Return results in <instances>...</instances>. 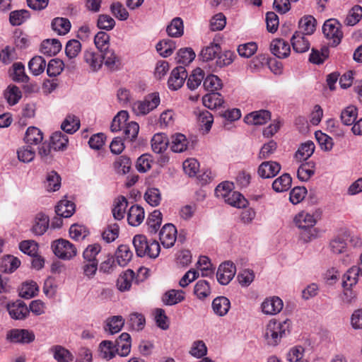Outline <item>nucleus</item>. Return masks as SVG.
I'll return each instance as SVG.
<instances>
[{"label": "nucleus", "instance_id": "f257e3e1", "mask_svg": "<svg viewBox=\"0 0 362 362\" xmlns=\"http://www.w3.org/2000/svg\"><path fill=\"white\" fill-rule=\"evenodd\" d=\"M291 322L286 319L283 321L270 320L265 325L262 337L268 346H276L290 333Z\"/></svg>", "mask_w": 362, "mask_h": 362}, {"label": "nucleus", "instance_id": "f03ea898", "mask_svg": "<svg viewBox=\"0 0 362 362\" xmlns=\"http://www.w3.org/2000/svg\"><path fill=\"white\" fill-rule=\"evenodd\" d=\"M293 221L298 228L303 230L300 236L303 243H310L321 236V230L314 228L317 218L313 214L302 211L295 216Z\"/></svg>", "mask_w": 362, "mask_h": 362}, {"label": "nucleus", "instance_id": "7ed1b4c3", "mask_svg": "<svg viewBox=\"0 0 362 362\" xmlns=\"http://www.w3.org/2000/svg\"><path fill=\"white\" fill-rule=\"evenodd\" d=\"M159 93L154 92L146 95L142 100L133 103L132 110L136 115H146L156 109L160 104Z\"/></svg>", "mask_w": 362, "mask_h": 362}, {"label": "nucleus", "instance_id": "20e7f679", "mask_svg": "<svg viewBox=\"0 0 362 362\" xmlns=\"http://www.w3.org/2000/svg\"><path fill=\"white\" fill-rule=\"evenodd\" d=\"M51 247L54 254L64 260H69L77 255L75 245L65 239L61 238L53 241Z\"/></svg>", "mask_w": 362, "mask_h": 362}, {"label": "nucleus", "instance_id": "39448f33", "mask_svg": "<svg viewBox=\"0 0 362 362\" xmlns=\"http://www.w3.org/2000/svg\"><path fill=\"white\" fill-rule=\"evenodd\" d=\"M322 32L332 46L338 45L343 37L341 24L334 18L328 19L324 23Z\"/></svg>", "mask_w": 362, "mask_h": 362}, {"label": "nucleus", "instance_id": "423d86ee", "mask_svg": "<svg viewBox=\"0 0 362 362\" xmlns=\"http://www.w3.org/2000/svg\"><path fill=\"white\" fill-rule=\"evenodd\" d=\"M7 339L13 343L27 344L35 339L34 332L25 329H13L7 334Z\"/></svg>", "mask_w": 362, "mask_h": 362}, {"label": "nucleus", "instance_id": "0eeeda50", "mask_svg": "<svg viewBox=\"0 0 362 362\" xmlns=\"http://www.w3.org/2000/svg\"><path fill=\"white\" fill-rule=\"evenodd\" d=\"M187 78V72L183 66H177L173 69L168 80V86L171 90L180 89Z\"/></svg>", "mask_w": 362, "mask_h": 362}, {"label": "nucleus", "instance_id": "6e6552de", "mask_svg": "<svg viewBox=\"0 0 362 362\" xmlns=\"http://www.w3.org/2000/svg\"><path fill=\"white\" fill-rule=\"evenodd\" d=\"M177 229L172 223H167L163 226L159 233V239L165 248L172 247L177 239Z\"/></svg>", "mask_w": 362, "mask_h": 362}, {"label": "nucleus", "instance_id": "1a4fd4ad", "mask_svg": "<svg viewBox=\"0 0 362 362\" xmlns=\"http://www.w3.org/2000/svg\"><path fill=\"white\" fill-rule=\"evenodd\" d=\"M236 272V269L233 262H226L218 267L216 278L218 281L222 285H227L233 279Z\"/></svg>", "mask_w": 362, "mask_h": 362}, {"label": "nucleus", "instance_id": "9d476101", "mask_svg": "<svg viewBox=\"0 0 362 362\" xmlns=\"http://www.w3.org/2000/svg\"><path fill=\"white\" fill-rule=\"evenodd\" d=\"M283 307V300L278 296L268 297L261 304L262 312L267 315H275L279 313Z\"/></svg>", "mask_w": 362, "mask_h": 362}, {"label": "nucleus", "instance_id": "9b49d317", "mask_svg": "<svg viewBox=\"0 0 362 362\" xmlns=\"http://www.w3.org/2000/svg\"><path fill=\"white\" fill-rule=\"evenodd\" d=\"M349 238V232L342 231L338 235L334 236L329 241V247L330 251L336 255L345 252L347 249V241Z\"/></svg>", "mask_w": 362, "mask_h": 362}, {"label": "nucleus", "instance_id": "f8f14e48", "mask_svg": "<svg viewBox=\"0 0 362 362\" xmlns=\"http://www.w3.org/2000/svg\"><path fill=\"white\" fill-rule=\"evenodd\" d=\"M281 169V166L278 162L264 161L259 165L257 174L263 179L273 178L280 172Z\"/></svg>", "mask_w": 362, "mask_h": 362}, {"label": "nucleus", "instance_id": "ddd939ff", "mask_svg": "<svg viewBox=\"0 0 362 362\" xmlns=\"http://www.w3.org/2000/svg\"><path fill=\"white\" fill-rule=\"evenodd\" d=\"M83 60L91 71L96 72L101 69L104 57L102 54L88 49L83 52Z\"/></svg>", "mask_w": 362, "mask_h": 362}, {"label": "nucleus", "instance_id": "4468645a", "mask_svg": "<svg viewBox=\"0 0 362 362\" xmlns=\"http://www.w3.org/2000/svg\"><path fill=\"white\" fill-rule=\"evenodd\" d=\"M271 119V113L266 110L253 111L247 114L244 121L250 125H263Z\"/></svg>", "mask_w": 362, "mask_h": 362}, {"label": "nucleus", "instance_id": "2eb2a0df", "mask_svg": "<svg viewBox=\"0 0 362 362\" xmlns=\"http://www.w3.org/2000/svg\"><path fill=\"white\" fill-rule=\"evenodd\" d=\"M7 310L11 318L14 320H23L26 317L29 313V310L26 305L21 301L8 303Z\"/></svg>", "mask_w": 362, "mask_h": 362}, {"label": "nucleus", "instance_id": "dca6fc26", "mask_svg": "<svg viewBox=\"0 0 362 362\" xmlns=\"http://www.w3.org/2000/svg\"><path fill=\"white\" fill-rule=\"evenodd\" d=\"M308 37L297 32L294 33L291 39V42L295 52L303 53L310 49V44Z\"/></svg>", "mask_w": 362, "mask_h": 362}, {"label": "nucleus", "instance_id": "f3484780", "mask_svg": "<svg viewBox=\"0 0 362 362\" xmlns=\"http://www.w3.org/2000/svg\"><path fill=\"white\" fill-rule=\"evenodd\" d=\"M316 24L317 21L313 16H305L299 21L298 30L296 32L310 36L315 31Z\"/></svg>", "mask_w": 362, "mask_h": 362}, {"label": "nucleus", "instance_id": "a211bd4d", "mask_svg": "<svg viewBox=\"0 0 362 362\" xmlns=\"http://www.w3.org/2000/svg\"><path fill=\"white\" fill-rule=\"evenodd\" d=\"M211 307L216 315L223 317L228 313L230 308V302L225 296H218L213 300Z\"/></svg>", "mask_w": 362, "mask_h": 362}, {"label": "nucleus", "instance_id": "6ab92c4d", "mask_svg": "<svg viewBox=\"0 0 362 362\" xmlns=\"http://www.w3.org/2000/svg\"><path fill=\"white\" fill-rule=\"evenodd\" d=\"M271 51L277 57L285 58L289 55L291 48L289 44L284 40L275 39L271 43Z\"/></svg>", "mask_w": 362, "mask_h": 362}, {"label": "nucleus", "instance_id": "aec40b11", "mask_svg": "<svg viewBox=\"0 0 362 362\" xmlns=\"http://www.w3.org/2000/svg\"><path fill=\"white\" fill-rule=\"evenodd\" d=\"M144 209L139 205H133L127 213V221L132 226H139L144 219Z\"/></svg>", "mask_w": 362, "mask_h": 362}, {"label": "nucleus", "instance_id": "412c9836", "mask_svg": "<svg viewBox=\"0 0 362 362\" xmlns=\"http://www.w3.org/2000/svg\"><path fill=\"white\" fill-rule=\"evenodd\" d=\"M189 141L186 136L177 133L172 135L170 139V148L173 152L182 153L187 150L189 146Z\"/></svg>", "mask_w": 362, "mask_h": 362}, {"label": "nucleus", "instance_id": "4be33fe9", "mask_svg": "<svg viewBox=\"0 0 362 362\" xmlns=\"http://www.w3.org/2000/svg\"><path fill=\"white\" fill-rule=\"evenodd\" d=\"M117 351L116 354L120 356H126L131 350V337L128 333H122L115 344Z\"/></svg>", "mask_w": 362, "mask_h": 362}, {"label": "nucleus", "instance_id": "5701e85b", "mask_svg": "<svg viewBox=\"0 0 362 362\" xmlns=\"http://www.w3.org/2000/svg\"><path fill=\"white\" fill-rule=\"evenodd\" d=\"M134 278V272L132 269H127L122 273L117 280V288L121 292L129 291L132 281Z\"/></svg>", "mask_w": 362, "mask_h": 362}, {"label": "nucleus", "instance_id": "b1692460", "mask_svg": "<svg viewBox=\"0 0 362 362\" xmlns=\"http://www.w3.org/2000/svg\"><path fill=\"white\" fill-rule=\"evenodd\" d=\"M358 267L354 266L349 268L343 275L342 286L344 288H351L355 286L361 276Z\"/></svg>", "mask_w": 362, "mask_h": 362}, {"label": "nucleus", "instance_id": "393cba45", "mask_svg": "<svg viewBox=\"0 0 362 362\" xmlns=\"http://www.w3.org/2000/svg\"><path fill=\"white\" fill-rule=\"evenodd\" d=\"M315 144L313 141H308L302 144L295 153L294 158L298 162L307 160L314 153Z\"/></svg>", "mask_w": 362, "mask_h": 362}, {"label": "nucleus", "instance_id": "a878e982", "mask_svg": "<svg viewBox=\"0 0 362 362\" xmlns=\"http://www.w3.org/2000/svg\"><path fill=\"white\" fill-rule=\"evenodd\" d=\"M61 49L62 45L57 39H47L40 46L41 52L49 57L57 54Z\"/></svg>", "mask_w": 362, "mask_h": 362}, {"label": "nucleus", "instance_id": "bb28decb", "mask_svg": "<svg viewBox=\"0 0 362 362\" xmlns=\"http://www.w3.org/2000/svg\"><path fill=\"white\" fill-rule=\"evenodd\" d=\"M223 98L218 92H211L205 95L202 98L203 105L211 110L217 109L223 104Z\"/></svg>", "mask_w": 362, "mask_h": 362}, {"label": "nucleus", "instance_id": "cd10ccee", "mask_svg": "<svg viewBox=\"0 0 362 362\" xmlns=\"http://www.w3.org/2000/svg\"><path fill=\"white\" fill-rule=\"evenodd\" d=\"M49 218L47 215L40 213L35 218L32 231L37 235H43L49 227Z\"/></svg>", "mask_w": 362, "mask_h": 362}, {"label": "nucleus", "instance_id": "c85d7f7f", "mask_svg": "<svg viewBox=\"0 0 362 362\" xmlns=\"http://www.w3.org/2000/svg\"><path fill=\"white\" fill-rule=\"evenodd\" d=\"M75 211L74 204L67 199H62L59 202L55 208L56 214L63 218L71 217Z\"/></svg>", "mask_w": 362, "mask_h": 362}, {"label": "nucleus", "instance_id": "c756f323", "mask_svg": "<svg viewBox=\"0 0 362 362\" xmlns=\"http://www.w3.org/2000/svg\"><path fill=\"white\" fill-rule=\"evenodd\" d=\"M292 178L288 173H284L276 178L272 183V189L276 192H284L291 187Z\"/></svg>", "mask_w": 362, "mask_h": 362}, {"label": "nucleus", "instance_id": "7c9ffc66", "mask_svg": "<svg viewBox=\"0 0 362 362\" xmlns=\"http://www.w3.org/2000/svg\"><path fill=\"white\" fill-rule=\"evenodd\" d=\"M168 35L172 37H180L184 34L183 21L180 17L174 18L166 28Z\"/></svg>", "mask_w": 362, "mask_h": 362}, {"label": "nucleus", "instance_id": "2f4dec72", "mask_svg": "<svg viewBox=\"0 0 362 362\" xmlns=\"http://www.w3.org/2000/svg\"><path fill=\"white\" fill-rule=\"evenodd\" d=\"M133 256L129 247L126 245H121L118 247L115 257L118 264L121 267H125L130 262Z\"/></svg>", "mask_w": 362, "mask_h": 362}, {"label": "nucleus", "instance_id": "473e14b6", "mask_svg": "<svg viewBox=\"0 0 362 362\" xmlns=\"http://www.w3.org/2000/svg\"><path fill=\"white\" fill-rule=\"evenodd\" d=\"M168 139L165 134H156L151 139V148L156 153H160L166 150Z\"/></svg>", "mask_w": 362, "mask_h": 362}, {"label": "nucleus", "instance_id": "72a5a7b5", "mask_svg": "<svg viewBox=\"0 0 362 362\" xmlns=\"http://www.w3.org/2000/svg\"><path fill=\"white\" fill-rule=\"evenodd\" d=\"M4 96L10 105H14L22 98V92L18 87L11 84L4 90Z\"/></svg>", "mask_w": 362, "mask_h": 362}, {"label": "nucleus", "instance_id": "f704fd0d", "mask_svg": "<svg viewBox=\"0 0 362 362\" xmlns=\"http://www.w3.org/2000/svg\"><path fill=\"white\" fill-rule=\"evenodd\" d=\"M43 139L42 132L35 127H30L27 129L24 141L29 146L37 145Z\"/></svg>", "mask_w": 362, "mask_h": 362}, {"label": "nucleus", "instance_id": "c9c22d12", "mask_svg": "<svg viewBox=\"0 0 362 362\" xmlns=\"http://www.w3.org/2000/svg\"><path fill=\"white\" fill-rule=\"evenodd\" d=\"M148 231L151 234L156 233L162 223V214L159 210H154L147 218Z\"/></svg>", "mask_w": 362, "mask_h": 362}, {"label": "nucleus", "instance_id": "e433bc0d", "mask_svg": "<svg viewBox=\"0 0 362 362\" xmlns=\"http://www.w3.org/2000/svg\"><path fill=\"white\" fill-rule=\"evenodd\" d=\"M175 49V42L170 39L163 40L156 45V50L163 57L170 56Z\"/></svg>", "mask_w": 362, "mask_h": 362}, {"label": "nucleus", "instance_id": "4c0bfd02", "mask_svg": "<svg viewBox=\"0 0 362 362\" xmlns=\"http://www.w3.org/2000/svg\"><path fill=\"white\" fill-rule=\"evenodd\" d=\"M145 201L151 206H158L162 200L160 191L156 187H148L144 194Z\"/></svg>", "mask_w": 362, "mask_h": 362}, {"label": "nucleus", "instance_id": "58836bf2", "mask_svg": "<svg viewBox=\"0 0 362 362\" xmlns=\"http://www.w3.org/2000/svg\"><path fill=\"white\" fill-rule=\"evenodd\" d=\"M117 349L110 341H103L99 345V355L101 358L110 360L116 355Z\"/></svg>", "mask_w": 362, "mask_h": 362}, {"label": "nucleus", "instance_id": "ea45409f", "mask_svg": "<svg viewBox=\"0 0 362 362\" xmlns=\"http://www.w3.org/2000/svg\"><path fill=\"white\" fill-rule=\"evenodd\" d=\"M124 324V320L122 316L116 315L108 318L106 320L105 329L111 334L119 332Z\"/></svg>", "mask_w": 362, "mask_h": 362}, {"label": "nucleus", "instance_id": "a19ab883", "mask_svg": "<svg viewBox=\"0 0 362 362\" xmlns=\"http://www.w3.org/2000/svg\"><path fill=\"white\" fill-rule=\"evenodd\" d=\"M68 142V136L60 131L54 132L51 136V146L54 150H64Z\"/></svg>", "mask_w": 362, "mask_h": 362}, {"label": "nucleus", "instance_id": "79ce46f5", "mask_svg": "<svg viewBox=\"0 0 362 362\" xmlns=\"http://www.w3.org/2000/svg\"><path fill=\"white\" fill-rule=\"evenodd\" d=\"M211 292L209 282L206 280H199L194 288V293L199 300H204L209 296Z\"/></svg>", "mask_w": 362, "mask_h": 362}, {"label": "nucleus", "instance_id": "37998d69", "mask_svg": "<svg viewBox=\"0 0 362 362\" xmlns=\"http://www.w3.org/2000/svg\"><path fill=\"white\" fill-rule=\"evenodd\" d=\"M104 52L103 57H104L103 63L105 65L111 70H118L121 65L119 57L113 50L107 49Z\"/></svg>", "mask_w": 362, "mask_h": 362}, {"label": "nucleus", "instance_id": "c03bdc74", "mask_svg": "<svg viewBox=\"0 0 362 362\" xmlns=\"http://www.w3.org/2000/svg\"><path fill=\"white\" fill-rule=\"evenodd\" d=\"M315 173V163L312 161L306 162L300 165L297 171L298 178L303 181H308Z\"/></svg>", "mask_w": 362, "mask_h": 362}, {"label": "nucleus", "instance_id": "a18cd8bd", "mask_svg": "<svg viewBox=\"0 0 362 362\" xmlns=\"http://www.w3.org/2000/svg\"><path fill=\"white\" fill-rule=\"evenodd\" d=\"M184 294L185 293L182 290L173 289L168 291L164 294L163 297V301L165 305H175L184 300Z\"/></svg>", "mask_w": 362, "mask_h": 362}, {"label": "nucleus", "instance_id": "49530a36", "mask_svg": "<svg viewBox=\"0 0 362 362\" xmlns=\"http://www.w3.org/2000/svg\"><path fill=\"white\" fill-rule=\"evenodd\" d=\"M71 26L70 21L65 18H56L52 22V29L59 35L68 33Z\"/></svg>", "mask_w": 362, "mask_h": 362}, {"label": "nucleus", "instance_id": "de8ad7c7", "mask_svg": "<svg viewBox=\"0 0 362 362\" xmlns=\"http://www.w3.org/2000/svg\"><path fill=\"white\" fill-rule=\"evenodd\" d=\"M204 72L200 68L195 69L189 76L187 86L190 90H194L198 88L202 81H204Z\"/></svg>", "mask_w": 362, "mask_h": 362}, {"label": "nucleus", "instance_id": "09e8293b", "mask_svg": "<svg viewBox=\"0 0 362 362\" xmlns=\"http://www.w3.org/2000/svg\"><path fill=\"white\" fill-rule=\"evenodd\" d=\"M221 51V46L216 43H210L201 51V57L203 61H211L217 57Z\"/></svg>", "mask_w": 362, "mask_h": 362}, {"label": "nucleus", "instance_id": "8fccbe9b", "mask_svg": "<svg viewBox=\"0 0 362 362\" xmlns=\"http://www.w3.org/2000/svg\"><path fill=\"white\" fill-rule=\"evenodd\" d=\"M129 118V113L127 111L121 110L112 119L110 129L113 132H117L122 130V128L127 124V121Z\"/></svg>", "mask_w": 362, "mask_h": 362}, {"label": "nucleus", "instance_id": "3c124183", "mask_svg": "<svg viewBox=\"0 0 362 362\" xmlns=\"http://www.w3.org/2000/svg\"><path fill=\"white\" fill-rule=\"evenodd\" d=\"M128 206L127 199L121 196L115 201L112 209V214L115 219L122 220L124 217L126 209Z\"/></svg>", "mask_w": 362, "mask_h": 362}, {"label": "nucleus", "instance_id": "603ef678", "mask_svg": "<svg viewBox=\"0 0 362 362\" xmlns=\"http://www.w3.org/2000/svg\"><path fill=\"white\" fill-rule=\"evenodd\" d=\"M50 351L57 362H71L73 359L72 354L61 346H54Z\"/></svg>", "mask_w": 362, "mask_h": 362}, {"label": "nucleus", "instance_id": "864d4df0", "mask_svg": "<svg viewBox=\"0 0 362 362\" xmlns=\"http://www.w3.org/2000/svg\"><path fill=\"white\" fill-rule=\"evenodd\" d=\"M226 204L238 208H245L247 204V200L240 192L234 191L224 201Z\"/></svg>", "mask_w": 362, "mask_h": 362}, {"label": "nucleus", "instance_id": "5fc2aeb1", "mask_svg": "<svg viewBox=\"0 0 362 362\" xmlns=\"http://www.w3.org/2000/svg\"><path fill=\"white\" fill-rule=\"evenodd\" d=\"M305 349L302 346H295L291 348L286 354L288 362H308L304 358Z\"/></svg>", "mask_w": 362, "mask_h": 362}, {"label": "nucleus", "instance_id": "6e6d98bb", "mask_svg": "<svg viewBox=\"0 0 362 362\" xmlns=\"http://www.w3.org/2000/svg\"><path fill=\"white\" fill-rule=\"evenodd\" d=\"M46 66V62L43 57L36 56L32 58L28 63V68L35 76L41 74Z\"/></svg>", "mask_w": 362, "mask_h": 362}, {"label": "nucleus", "instance_id": "4d7b16f0", "mask_svg": "<svg viewBox=\"0 0 362 362\" xmlns=\"http://www.w3.org/2000/svg\"><path fill=\"white\" fill-rule=\"evenodd\" d=\"M195 56L196 54L192 48H182L177 53L176 61L179 64L187 65L194 59Z\"/></svg>", "mask_w": 362, "mask_h": 362}, {"label": "nucleus", "instance_id": "13d9d810", "mask_svg": "<svg viewBox=\"0 0 362 362\" xmlns=\"http://www.w3.org/2000/svg\"><path fill=\"white\" fill-rule=\"evenodd\" d=\"M88 234V230L83 225L75 223L71 225L69 228V235L71 238L76 241L83 240Z\"/></svg>", "mask_w": 362, "mask_h": 362}, {"label": "nucleus", "instance_id": "bf43d9fd", "mask_svg": "<svg viewBox=\"0 0 362 362\" xmlns=\"http://www.w3.org/2000/svg\"><path fill=\"white\" fill-rule=\"evenodd\" d=\"M61 187V177L55 172L51 171L47 173L46 177L45 187L49 192H55L59 189Z\"/></svg>", "mask_w": 362, "mask_h": 362}, {"label": "nucleus", "instance_id": "052dcab7", "mask_svg": "<svg viewBox=\"0 0 362 362\" xmlns=\"http://www.w3.org/2000/svg\"><path fill=\"white\" fill-rule=\"evenodd\" d=\"M38 291L39 288L36 282L27 281L22 284L20 295L24 298L29 299L37 295Z\"/></svg>", "mask_w": 362, "mask_h": 362}, {"label": "nucleus", "instance_id": "680f3d73", "mask_svg": "<svg viewBox=\"0 0 362 362\" xmlns=\"http://www.w3.org/2000/svg\"><path fill=\"white\" fill-rule=\"evenodd\" d=\"M79 127V119L74 115H68L61 125L62 130L69 134L76 132Z\"/></svg>", "mask_w": 362, "mask_h": 362}, {"label": "nucleus", "instance_id": "e2e57ef3", "mask_svg": "<svg viewBox=\"0 0 362 362\" xmlns=\"http://www.w3.org/2000/svg\"><path fill=\"white\" fill-rule=\"evenodd\" d=\"M358 115V110L355 106L350 105L346 107L341 113V120L345 125L354 124Z\"/></svg>", "mask_w": 362, "mask_h": 362}, {"label": "nucleus", "instance_id": "0e129e2a", "mask_svg": "<svg viewBox=\"0 0 362 362\" xmlns=\"http://www.w3.org/2000/svg\"><path fill=\"white\" fill-rule=\"evenodd\" d=\"M132 162L129 158L122 156L118 157L114 163V168L115 171L122 175H124L129 172Z\"/></svg>", "mask_w": 362, "mask_h": 362}, {"label": "nucleus", "instance_id": "69168bd1", "mask_svg": "<svg viewBox=\"0 0 362 362\" xmlns=\"http://www.w3.org/2000/svg\"><path fill=\"white\" fill-rule=\"evenodd\" d=\"M233 184L230 182H223L219 184L215 189V194L218 198L223 201L232 194L234 191Z\"/></svg>", "mask_w": 362, "mask_h": 362}, {"label": "nucleus", "instance_id": "338daca9", "mask_svg": "<svg viewBox=\"0 0 362 362\" xmlns=\"http://www.w3.org/2000/svg\"><path fill=\"white\" fill-rule=\"evenodd\" d=\"M94 43L97 49L101 52L107 51L110 44L109 34L103 31H99L95 35Z\"/></svg>", "mask_w": 362, "mask_h": 362}, {"label": "nucleus", "instance_id": "774afa93", "mask_svg": "<svg viewBox=\"0 0 362 362\" xmlns=\"http://www.w3.org/2000/svg\"><path fill=\"white\" fill-rule=\"evenodd\" d=\"M203 86L206 90L216 92L222 88V82L217 76L211 74L205 78Z\"/></svg>", "mask_w": 362, "mask_h": 362}]
</instances>
